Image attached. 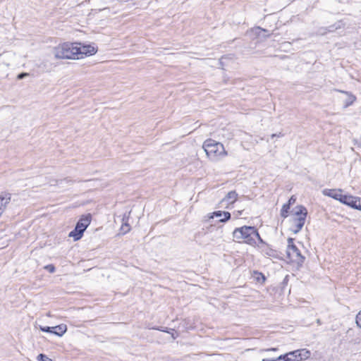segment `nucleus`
Instances as JSON below:
<instances>
[{
	"mask_svg": "<svg viewBox=\"0 0 361 361\" xmlns=\"http://www.w3.org/2000/svg\"><path fill=\"white\" fill-rule=\"evenodd\" d=\"M256 239L262 242L258 231L254 226H244L236 228L233 232V240L238 243H245L252 246L256 245Z\"/></svg>",
	"mask_w": 361,
	"mask_h": 361,
	"instance_id": "1",
	"label": "nucleus"
},
{
	"mask_svg": "<svg viewBox=\"0 0 361 361\" xmlns=\"http://www.w3.org/2000/svg\"><path fill=\"white\" fill-rule=\"evenodd\" d=\"M202 147L212 161H218L227 155L224 145L212 139L206 140Z\"/></svg>",
	"mask_w": 361,
	"mask_h": 361,
	"instance_id": "2",
	"label": "nucleus"
},
{
	"mask_svg": "<svg viewBox=\"0 0 361 361\" xmlns=\"http://www.w3.org/2000/svg\"><path fill=\"white\" fill-rule=\"evenodd\" d=\"M54 54L58 59H80V51L77 43L65 42L54 48Z\"/></svg>",
	"mask_w": 361,
	"mask_h": 361,
	"instance_id": "3",
	"label": "nucleus"
},
{
	"mask_svg": "<svg viewBox=\"0 0 361 361\" xmlns=\"http://www.w3.org/2000/svg\"><path fill=\"white\" fill-rule=\"evenodd\" d=\"M307 211L303 206L298 207V211L295 212L294 217L292 219V226L290 231L296 234L301 231L305 223Z\"/></svg>",
	"mask_w": 361,
	"mask_h": 361,
	"instance_id": "4",
	"label": "nucleus"
},
{
	"mask_svg": "<svg viewBox=\"0 0 361 361\" xmlns=\"http://www.w3.org/2000/svg\"><path fill=\"white\" fill-rule=\"evenodd\" d=\"M288 258L293 263L301 265L305 261V257L301 254L299 249L294 244V239L289 238L288 239V246L286 250Z\"/></svg>",
	"mask_w": 361,
	"mask_h": 361,
	"instance_id": "5",
	"label": "nucleus"
},
{
	"mask_svg": "<svg viewBox=\"0 0 361 361\" xmlns=\"http://www.w3.org/2000/svg\"><path fill=\"white\" fill-rule=\"evenodd\" d=\"M39 329L44 332L51 333L59 336H62L67 331V326L66 324H60L52 327L40 326Z\"/></svg>",
	"mask_w": 361,
	"mask_h": 361,
	"instance_id": "6",
	"label": "nucleus"
},
{
	"mask_svg": "<svg viewBox=\"0 0 361 361\" xmlns=\"http://www.w3.org/2000/svg\"><path fill=\"white\" fill-rule=\"evenodd\" d=\"M91 222V215L82 216L76 224V231H79V235H82L87 227Z\"/></svg>",
	"mask_w": 361,
	"mask_h": 361,
	"instance_id": "7",
	"label": "nucleus"
},
{
	"mask_svg": "<svg viewBox=\"0 0 361 361\" xmlns=\"http://www.w3.org/2000/svg\"><path fill=\"white\" fill-rule=\"evenodd\" d=\"M261 243V245L259 246V248L261 252L267 257H272L277 259L279 257L278 252L269 247V245L266 244L263 240Z\"/></svg>",
	"mask_w": 361,
	"mask_h": 361,
	"instance_id": "8",
	"label": "nucleus"
},
{
	"mask_svg": "<svg viewBox=\"0 0 361 361\" xmlns=\"http://www.w3.org/2000/svg\"><path fill=\"white\" fill-rule=\"evenodd\" d=\"M278 360L281 361H301V357H300L299 350H294L283 355H280Z\"/></svg>",
	"mask_w": 361,
	"mask_h": 361,
	"instance_id": "9",
	"label": "nucleus"
},
{
	"mask_svg": "<svg viewBox=\"0 0 361 361\" xmlns=\"http://www.w3.org/2000/svg\"><path fill=\"white\" fill-rule=\"evenodd\" d=\"M78 49L80 51V58H82L83 55H93L97 52V49L90 44L80 46V44H78Z\"/></svg>",
	"mask_w": 361,
	"mask_h": 361,
	"instance_id": "10",
	"label": "nucleus"
},
{
	"mask_svg": "<svg viewBox=\"0 0 361 361\" xmlns=\"http://www.w3.org/2000/svg\"><path fill=\"white\" fill-rule=\"evenodd\" d=\"M342 190L338 189H324L322 190V194L325 196L330 197L331 198H334L336 200L340 201L341 197H342Z\"/></svg>",
	"mask_w": 361,
	"mask_h": 361,
	"instance_id": "11",
	"label": "nucleus"
},
{
	"mask_svg": "<svg viewBox=\"0 0 361 361\" xmlns=\"http://www.w3.org/2000/svg\"><path fill=\"white\" fill-rule=\"evenodd\" d=\"M335 91L341 92L346 96L345 99L343 101L344 108H347V107L350 106L356 100V97L350 92L340 90H335Z\"/></svg>",
	"mask_w": 361,
	"mask_h": 361,
	"instance_id": "12",
	"label": "nucleus"
},
{
	"mask_svg": "<svg viewBox=\"0 0 361 361\" xmlns=\"http://www.w3.org/2000/svg\"><path fill=\"white\" fill-rule=\"evenodd\" d=\"M219 218L220 222H226L231 218V214L228 212L216 211L212 214L209 218Z\"/></svg>",
	"mask_w": 361,
	"mask_h": 361,
	"instance_id": "13",
	"label": "nucleus"
},
{
	"mask_svg": "<svg viewBox=\"0 0 361 361\" xmlns=\"http://www.w3.org/2000/svg\"><path fill=\"white\" fill-rule=\"evenodd\" d=\"M238 198V194L235 191L232 190L227 193L226 197L222 200V202H226L227 204L234 203Z\"/></svg>",
	"mask_w": 361,
	"mask_h": 361,
	"instance_id": "14",
	"label": "nucleus"
},
{
	"mask_svg": "<svg viewBox=\"0 0 361 361\" xmlns=\"http://www.w3.org/2000/svg\"><path fill=\"white\" fill-rule=\"evenodd\" d=\"M354 199L355 196L343 195L339 202L353 208L355 202Z\"/></svg>",
	"mask_w": 361,
	"mask_h": 361,
	"instance_id": "15",
	"label": "nucleus"
},
{
	"mask_svg": "<svg viewBox=\"0 0 361 361\" xmlns=\"http://www.w3.org/2000/svg\"><path fill=\"white\" fill-rule=\"evenodd\" d=\"M10 197H0V217L4 212L7 204L10 202Z\"/></svg>",
	"mask_w": 361,
	"mask_h": 361,
	"instance_id": "16",
	"label": "nucleus"
},
{
	"mask_svg": "<svg viewBox=\"0 0 361 361\" xmlns=\"http://www.w3.org/2000/svg\"><path fill=\"white\" fill-rule=\"evenodd\" d=\"M290 206L287 204H284L281 210V216L283 218H286L288 216Z\"/></svg>",
	"mask_w": 361,
	"mask_h": 361,
	"instance_id": "17",
	"label": "nucleus"
},
{
	"mask_svg": "<svg viewBox=\"0 0 361 361\" xmlns=\"http://www.w3.org/2000/svg\"><path fill=\"white\" fill-rule=\"evenodd\" d=\"M300 353V357H301L302 360L307 359L310 356V352L305 349L298 350Z\"/></svg>",
	"mask_w": 361,
	"mask_h": 361,
	"instance_id": "18",
	"label": "nucleus"
},
{
	"mask_svg": "<svg viewBox=\"0 0 361 361\" xmlns=\"http://www.w3.org/2000/svg\"><path fill=\"white\" fill-rule=\"evenodd\" d=\"M70 237H73L75 240H78L82 236V235H79V231H76V228L69 233Z\"/></svg>",
	"mask_w": 361,
	"mask_h": 361,
	"instance_id": "19",
	"label": "nucleus"
},
{
	"mask_svg": "<svg viewBox=\"0 0 361 361\" xmlns=\"http://www.w3.org/2000/svg\"><path fill=\"white\" fill-rule=\"evenodd\" d=\"M355 202L353 209H358L361 211V197H355Z\"/></svg>",
	"mask_w": 361,
	"mask_h": 361,
	"instance_id": "20",
	"label": "nucleus"
},
{
	"mask_svg": "<svg viewBox=\"0 0 361 361\" xmlns=\"http://www.w3.org/2000/svg\"><path fill=\"white\" fill-rule=\"evenodd\" d=\"M338 28V27H334V26H329V28H328V32H332L334 31V30H336ZM327 32V29L326 28H322L321 29V30L319 31V33L321 35H324L325 33Z\"/></svg>",
	"mask_w": 361,
	"mask_h": 361,
	"instance_id": "21",
	"label": "nucleus"
},
{
	"mask_svg": "<svg viewBox=\"0 0 361 361\" xmlns=\"http://www.w3.org/2000/svg\"><path fill=\"white\" fill-rule=\"evenodd\" d=\"M37 360L38 361H51V359H49L48 357H47L44 354H39L38 356H37Z\"/></svg>",
	"mask_w": 361,
	"mask_h": 361,
	"instance_id": "22",
	"label": "nucleus"
},
{
	"mask_svg": "<svg viewBox=\"0 0 361 361\" xmlns=\"http://www.w3.org/2000/svg\"><path fill=\"white\" fill-rule=\"evenodd\" d=\"M356 324L361 329V310L356 315Z\"/></svg>",
	"mask_w": 361,
	"mask_h": 361,
	"instance_id": "23",
	"label": "nucleus"
},
{
	"mask_svg": "<svg viewBox=\"0 0 361 361\" xmlns=\"http://www.w3.org/2000/svg\"><path fill=\"white\" fill-rule=\"evenodd\" d=\"M121 230L123 231L124 233L128 232L130 231V226L127 223L123 224L121 226Z\"/></svg>",
	"mask_w": 361,
	"mask_h": 361,
	"instance_id": "24",
	"label": "nucleus"
},
{
	"mask_svg": "<svg viewBox=\"0 0 361 361\" xmlns=\"http://www.w3.org/2000/svg\"><path fill=\"white\" fill-rule=\"evenodd\" d=\"M44 269H47L50 273H54L55 271V267L52 264H48L45 266Z\"/></svg>",
	"mask_w": 361,
	"mask_h": 361,
	"instance_id": "25",
	"label": "nucleus"
},
{
	"mask_svg": "<svg viewBox=\"0 0 361 361\" xmlns=\"http://www.w3.org/2000/svg\"><path fill=\"white\" fill-rule=\"evenodd\" d=\"M295 201H296V197L293 195L290 197V198L288 200V202L286 204H288L289 206H290V204H294L295 202Z\"/></svg>",
	"mask_w": 361,
	"mask_h": 361,
	"instance_id": "26",
	"label": "nucleus"
},
{
	"mask_svg": "<svg viewBox=\"0 0 361 361\" xmlns=\"http://www.w3.org/2000/svg\"><path fill=\"white\" fill-rule=\"evenodd\" d=\"M28 75V73H22L18 75V79H23Z\"/></svg>",
	"mask_w": 361,
	"mask_h": 361,
	"instance_id": "27",
	"label": "nucleus"
},
{
	"mask_svg": "<svg viewBox=\"0 0 361 361\" xmlns=\"http://www.w3.org/2000/svg\"><path fill=\"white\" fill-rule=\"evenodd\" d=\"M256 30L258 31L257 32V35H260L261 32H267L266 30L262 29L261 27H257Z\"/></svg>",
	"mask_w": 361,
	"mask_h": 361,
	"instance_id": "28",
	"label": "nucleus"
},
{
	"mask_svg": "<svg viewBox=\"0 0 361 361\" xmlns=\"http://www.w3.org/2000/svg\"><path fill=\"white\" fill-rule=\"evenodd\" d=\"M154 329H157V330H159V331H164V332H166V333H169L170 334V331L166 330V329H160L159 328H154Z\"/></svg>",
	"mask_w": 361,
	"mask_h": 361,
	"instance_id": "29",
	"label": "nucleus"
},
{
	"mask_svg": "<svg viewBox=\"0 0 361 361\" xmlns=\"http://www.w3.org/2000/svg\"><path fill=\"white\" fill-rule=\"evenodd\" d=\"M282 135L281 133H279V134H272L271 135V137H281Z\"/></svg>",
	"mask_w": 361,
	"mask_h": 361,
	"instance_id": "30",
	"label": "nucleus"
},
{
	"mask_svg": "<svg viewBox=\"0 0 361 361\" xmlns=\"http://www.w3.org/2000/svg\"><path fill=\"white\" fill-rule=\"evenodd\" d=\"M262 361H281V360H279L278 359L277 360H269L267 359H263Z\"/></svg>",
	"mask_w": 361,
	"mask_h": 361,
	"instance_id": "31",
	"label": "nucleus"
},
{
	"mask_svg": "<svg viewBox=\"0 0 361 361\" xmlns=\"http://www.w3.org/2000/svg\"><path fill=\"white\" fill-rule=\"evenodd\" d=\"M171 336L173 339H175L177 337V335L175 336L173 333H171Z\"/></svg>",
	"mask_w": 361,
	"mask_h": 361,
	"instance_id": "32",
	"label": "nucleus"
},
{
	"mask_svg": "<svg viewBox=\"0 0 361 361\" xmlns=\"http://www.w3.org/2000/svg\"><path fill=\"white\" fill-rule=\"evenodd\" d=\"M65 180L67 181V182H71V180L66 179Z\"/></svg>",
	"mask_w": 361,
	"mask_h": 361,
	"instance_id": "33",
	"label": "nucleus"
},
{
	"mask_svg": "<svg viewBox=\"0 0 361 361\" xmlns=\"http://www.w3.org/2000/svg\"><path fill=\"white\" fill-rule=\"evenodd\" d=\"M262 278L263 279V281L265 280V278H264V276L263 275H262Z\"/></svg>",
	"mask_w": 361,
	"mask_h": 361,
	"instance_id": "34",
	"label": "nucleus"
}]
</instances>
